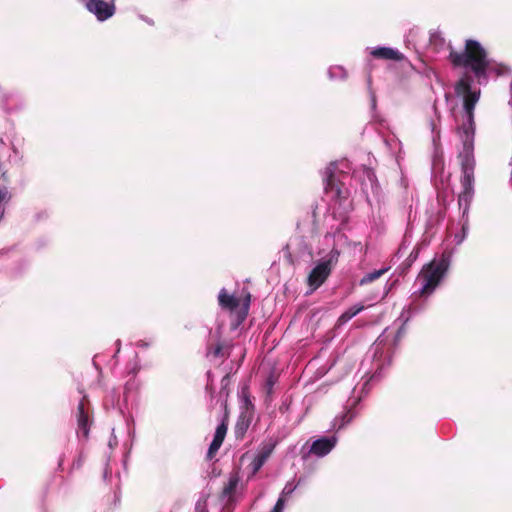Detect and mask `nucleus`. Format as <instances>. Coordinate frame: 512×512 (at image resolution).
<instances>
[{"instance_id": "obj_1", "label": "nucleus", "mask_w": 512, "mask_h": 512, "mask_svg": "<svg viewBox=\"0 0 512 512\" xmlns=\"http://www.w3.org/2000/svg\"><path fill=\"white\" fill-rule=\"evenodd\" d=\"M455 92L463 97V111L461 123L458 117H455L457 123V133L463 144V152L460 153L462 178V191L458 196L459 207L463 209V217L467 215L470 203L474 196V108L480 97V90H471V79L461 78L456 86Z\"/></svg>"}, {"instance_id": "obj_2", "label": "nucleus", "mask_w": 512, "mask_h": 512, "mask_svg": "<svg viewBox=\"0 0 512 512\" xmlns=\"http://www.w3.org/2000/svg\"><path fill=\"white\" fill-rule=\"evenodd\" d=\"M449 58L454 66L471 70L479 80L485 77L489 60L479 42L467 40L464 52L450 51Z\"/></svg>"}, {"instance_id": "obj_3", "label": "nucleus", "mask_w": 512, "mask_h": 512, "mask_svg": "<svg viewBox=\"0 0 512 512\" xmlns=\"http://www.w3.org/2000/svg\"><path fill=\"white\" fill-rule=\"evenodd\" d=\"M450 261V254L443 253L440 258L434 259L422 268L417 278L421 284V288L419 290L421 295H429L433 293L446 274Z\"/></svg>"}, {"instance_id": "obj_4", "label": "nucleus", "mask_w": 512, "mask_h": 512, "mask_svg": "<svg viewBox=\"0 0 512 512\" xmlns=\"http://www.w3.org/2000/svg\"><path fill=\"white\" fill-rule=\"evenodd\" d=\"M340 251L333 247L329 253L322 257L311 270L308 275L307 283L310 287V292L319 288L329 277L333 268L338 263Z\"/></svg>"}, {"instance_id": "obj_5", "label": "nucleus", "mask_w": 512, "mask_h": 512, "mask_svg": "<svg viewBox=\"0 0 512 512\" xmlns=\"http://www.w3.org/2000/svg\"><path fill=\"white\" fill-rule=\"evenodd\" d=\"M348 163L347 161H340V162H332L329 164V166L325 169L323 174V181L325 183V190L327 193H330L332 197H338L341 199L345 198L343 196V192L341 188L336 183V173L337 172H344V169H348Z\"/></svg>"}, {"instance_id": "obj_6", "label": "nucleus", "mask_w": 512, "mask_h": 512, "mask_svg": "<svg viewBox=\"0 0 512 512\" xmlns=\"http://www.w3.org/2000/svg\"><path fill=\"white\" fill-rule=\"evenodd\" d=\"M336 443L337 438L335 436L322 437L312 443L309 452L317 457H324L331 452Z\"/></svg>"}, {"instance_id": "obj_7", "label": "nucleus", "mask_w": 512, "mask_h": 512, "mask_svg": "<svg viewBox=\"0 0 512 512\" xmlns=\"http://www.w3.org/2000/svg\"><path fill=\"white\" fill-rule=\"evenodd\" d=\"M226 433H227V425L224 422H222L217 426L213 440L209 446V449L207 452V457L209 459H212L214 457V455L217 453V451L219 450V448L221 447V445L224 441V438L226 436Z\"/></svg>"}, {"instance_id": "obj_8", "label": "nucleus", "mask_w": 512, "mask_h": 512, "mask_svg": "<svg viewBox=\"0 0 512 512\" xmlns=\"http://www.w3.org/2000/svg\"><path fill=\"white\" fill-rule=\"evenodd\" d=\"M370 54L378 59L400 61L404 58L403 54L397 49L390 47H374L370 49Z\"/></svg>"}, {"instance_id": "obj_9", "label": "nucleus", "mask_w": 512, "mask_h": 512, "mask_svg": "<svg viewBox=\"0 0 512 512\" xmlns=\"http://www.w3.org/2000/svg\"><path fill=\"white\" fill-rule=\"evenodd\" d=\"M219 305L228 310H235L240 303V300L234 295H230L227 293L226 289H221L218 295Z\"/></svg>"}, {"instance_id": "obj_10", "label": "nucleus", "mask_w": 512, "mask_h": 512, "mask_svg": "<svg viewBox=\"0 0 512 512\" xmlns=\"http://www.w3.org/2000/svg\"><path fill=\"white\" fill-rule=\"evenodd\" d=\"M363 310H364L363 305H355V306L347 309L345 312H343L340 315V317L338 319V323L340 325L347 323L350 319H352L354 316H356Z\"/></svg>"}, {"instance_id": "obj_11", "label": "nucleus", "mask_w": 512, "mask_h": 512, "mask_svg": "<svg viewBox=\"0 0 512 512\" xmlns=\"http://www.w3.org/2000/svg\"><path fill=\"white\" fill-rule=\"evenodd\" d=\"M78 426L83 431L84 435L88 434V415L84 411V404L81 402L78 405Z\"/></svg>"}, {"instance_id": "obj_12", "label": "nucleus", "mask_w": 512, "mask_h": 512, "mask_svg": "<svg viewBox=\"0 0 512 512\" xmlns=\"http://www.w3.org/2000/svg\"><path fill=\"white\" fill-rule=\"evenodd\" d=\"M389 270V268H382V269H379V270H375L373 272H370V273H367L366 275H364L359 284L360 285H366V284H369L377 279H379L381 276H383L387 271Z\"/></svg>"}, {"instance_id": "obj_13", "label": "nucleus", "mask_w": 512, "mask_h": 512, "mask_svg": "<svg viewBox=\"0 0 512 512\" xmlns=\"http://www.w3.org/2000/svg\"><path fill=\"white\" fill-rule=\"evenodd\" d=\"M274 448H275V442H273L272 440H270L268 442H264L260 446L256 455L259 456L260 458H262L263 460L267 461V459L272 454Z\"/></svg>"}, {"instance_id": "obj_14", "label": "nucleus", "mask_w": 512, "mask_h": 512, "mask_svg": "<svg viewBox=\"0 0 512 512\" xmlns=\"http://www.w3.org/2000/svg\"><path fill=\"white\" fill-rule=\"evenodd\" d=\"M354 418V413L350 410L343 413L341 416L335 417L333 421V427L337 429H341L346 424H348Z\"/></svg>"}, {"instance_id": "obj_15", "label": "nucleus", "mask_w": 512, "mask_h": 512, "mask_svg": "<svg viewBox=\"0 0 512 512\" xmlns=\"http://www.w3.org/2000/svg\"><path fill=\"white\" fill-rule=\"evenodd\" d=\"M331 79H342L347 75L346 70L342 66H332L328 70Z\"/></svg>"}, {"instance_id": "obj_16", "label": "nucleus", "mask_w": 512, "mask_h": 512, "mask_svg": "<svg viewBox=\"0 0 512 512\" xmlns=\"http://www.w3.org/2000/svg\"><path fill=\"white\" fill-rule=\"evenodd\" d=\"M239 482V478L236 475H233L229 478L228 483L223 489V493L226 496H230L236 489Z\"/></svg>"}, {"instance_id": "obj_17", "label": "nucleus", "mask_w": 512, "mask_h": 512, "mask_svg": "<svg viewBox=\"0 0 512 512\" xmlns=\"http://www.w3.org/2000/svg\"><path fill=\"white\" fill-rule=\"evenodd\" d=\"M265 462V460L256 455L250 464L251 475L254 476L261 469Z\"/></svg>"}, {"instance_id": "obj_18", "label": "nucleus", "mask_w": 512, "mask_h": 512, "mask_svg": "<svg viewBox=\"0 0 512 512\" xmlns=\"http://www.w3.org/2000/svg\"><path fill=\"white\" fill-rule=\"evenodd\" d=\"M467 232H468V220H466L462 225V233L456 234L454 237V241L457 245L461 244L464 241V239L467 236Z\"/></svg>"}, {"instance_id": "obj_19", "label": "nucleus", "mask_w": 512, "mask_h": 512, "mask_svg": "<svg viewBox=\"0 0 512 512\" xmlns=\"http://www.w3.org/2000/svg\"><path fill=\"white\" fill-rule=\"evenodd\" d=\"M296 488H297L296 484H293L291 482L287 483L285 485L284 489L282 490L280 497H283L284 499H286V497L290 496L295 491Z\"/></svg>"}, {"instance_id": "obj_20", "label": "nucleus", "mask_w": 512, "mask_h": 512, "mask_svg": "<svg viewBox=\"0 0 512 512\" xmlns=\"http://www.w3.org/2000/svg\"><path fill=\"white\" fill-rule=\"evenodd\" d=\"M430 43L431 45L435 46V48H437L439 44L444 43V39L441 37L440 33L435 32L430 36Z\"/></svg>"}, {"instance_id": "obj_21", "label": "nucleus", "mask_w": 512, "mask_h": 512, "mask_svg": "<svg viewBox=\"0 0 512 512\" xmlns=\"http://www.w3.org/2000/svg\"><path fill=\"white\" fill-rule=\"evenodd\" d=\"M284 507L285 499L283 497H279L271 512H283Z\"/></svg>"}, {"instance_id": "obj_22", "label": "nucleus", "mask_w": 512, "mask_h": 512, "mask_svg": "<svg viewBox=\"0 0 512 512\" xmlns=\"http://www.w3.org/2000/svg\"><path fill=\"white\" fill-rule=\"evenodd\" d=\"M431 130L432 133L434 134L433 141L436 142V140L439 138V130L437 129V126L434 123V121L431 122Z\"/></svg>"}, {"instance_id": "obj_23", "label": "nucleus", "mask_w": 512, "mask_h": 512, "mask_svg": "<svg viewBox=\"0 0 512 512\" xmlns=\"http://www.w3.org/2000/svg\"><path fill=\"white\" fill-rule=\"evenodd\" d=\"M213 355L216 356V357H220V356H223L222 354V347L220 345H217L214 349H213Z\"/></svg>"}, {"instance_id": "obj_24", "label": "nucleus", "mask_w": 512, "mask_h": 512, "mask_svg": "<svg viewBox=\"0 0 512 512\" xmlns=\"http://www.w3.org/2000/svg\"><path fill=\"white\" fill-rule=\"evenodd\" d=\"M249 303H250V294L247 293V295L245 297V303H244L245 313H247V310L249 308Z\"/></svg>"}, {"instance_id": "obj_25", "label": "nucleus", "mask_w": 512, "mask_h": 512, "mask_svg": "<svg viewBox=\"0 0 512 512\" xmlns=\"http://www.w3.org/2000/svg\"><path fill=\"white\" fill-rule=\"evenodd\" d=\"M137 346H139V347H146V346H148V344L146 342H144V341H139L137 343Z\"/></svg>"}, {"instance_id": "obj_26", "label": "nucleus", "mask_w": 512, "mask_h": 512, "mask_svg": "<svg viewBox=\"0 0 512 512\" xmlns=\"http://www.w3.org/2000/svg\"><path fill=\"white\" fill-rule=\"evenodd\" d=\"M509 104H510V105H511V107H512V83H511V98H510V100H509Z\"/></svg>"}, {"instance_id": "obj_27", "label": "nucleus", "mask_w": 512, "mask_h": 512, "mask_svg": "<svg viewBox=\"0 0 512 512\" xmlns=\"http://www.w3.org/2000/svg\"><path fill=\"white\" fill-rule=\"evenodd\" d=\"M117 346H118V348H117L116 352L118 353L120 351V341L119 340L117 341Z\"/></svg>"}, {"instance_id": "obj_28", "label": "nucleus", "mask_w": 512, "mask_h": 512, "mask_svg": "<svg viewBox=\"0 0 512 512\" xmlns=\"http://www.w3.org/2000/svg\"><path fill=\"white\" fill-rule=\"evenodd\" d=\"M375 105H376V102H375V98L373 97V98H372V107L374 108V107H375Z\"/></svg>"}, {"instance_id": "obj_29", "label": "nucleus", "mask_w": 512, "mask_h": 512, "mask_svg": "<svg viewBox=\"0 0 512 512\" xmlns=\"http://www.w3.org/2000/svg\"><path fill=\"white\" fill-rule=\"evenodd\" d=\"M401 335V330L398 331V335H397V338H399Z\"/></svg>"}]
</instances>
